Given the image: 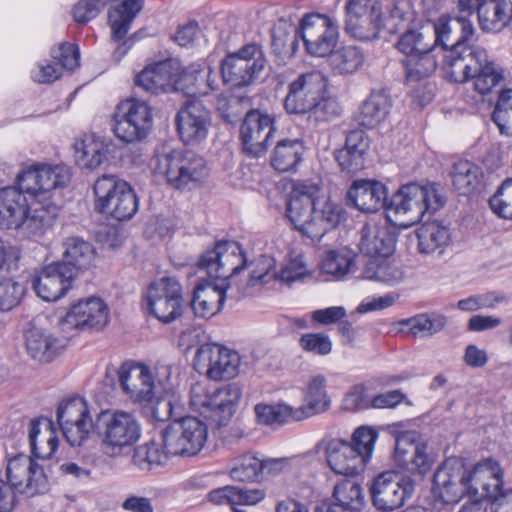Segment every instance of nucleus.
<instances>
[{"label":"nucleus","mask_w":512,"mask_h":512,"mask_svg":"<svg viewBox=\"0 0 512 512\" xmlns=\"http://www.w3.org/2000/svg\"><path fill=\"white\" fill-rule=\"evenodd\" d=\"M416 235L418 239V251L425 255L436 252L441 254L451 240L449 228L437 221L422 224L417 229Z\"/></svg>","instance_id":"40"},{"label":"nucleus","mask_w":512,"mask_h":512,"mask_svg":"<svg viewBox=\"0 0 512 512\" xmlns=\"http://www.w3.org/2000/svg\"><path fill=\"white\" fill-rule=\"evenodd\" d=\"M492 211L503 219L512 220V179L505 180L490 198Z\"/></svg>","instance_id":"61"},{"label":"nucleus","mask_w":512,"mask_h":512,"mask_svg":"<svg viewBox=\"0 0 512 512\" xmlns=\"http://www.w3.org/2000/svg\"><path fill=\"white\" fill-rule=\"evenodd\" d=\"M355 265V254L348 248H340L326 252L321 261V271L335 279H342L352 271Z\"/></svg>","instance_id":"50"},{"label":"nucleus","mask_w":512,"mask_h":512,"mask_svg":"<svg viewBox=\"0 0 512 512\" xmlns=\"http://www.w3.org/2000/svg\"><path fill=\"white\" fill-rule=\"evenodd\" d=\"M216 89L217 74L205 61L187 67L179 64L175 75V91H181L187 96H206Z\"/></svg>","instance_id":"26"},{"label":"nucleus","mask_w":512,"mask_h":512,"mask_svg":"<svg viewBox=\"0 0 512 512\" xmlns=\"http://www.w3.org/2000/svg\"><path fill=\"white\" fill-rule=\"evenodd\" d=\"M175 122L181 141L186 145H197L208 136L211 114L202 103L190 102L177 112Z\"/></svg>","instance_id":"25"},{"label":"nucleus","mask_w":512,"mask_h":512,"mask_svg":"<svg viewBox=\"0 0 512 512\" xmlns=\"http://www.w3.org/2000/svg\"><path fill=\"white\" fill-rule=\"evenodd\" d=\"M435 49L431 48L430 50H424V52L412 53L411 56L402 60L408 82H418L433 74L438 66L434 54Z\"/></svg>","instance_id":"49"},{"label":"nucleus","mask_w":512,"mask_h":512,"mask_svg":"<svg viewBox=\"0 0 512 512\" xmlns=\"http://www.w3.org/2000/svg\"><path fill=\"white\" fill-rule=\"evenodd\" d=\"M147 309L159 321L170 323L182 314V287L173 277H162L152 282L145 296Z\"/></svg>","instance_id":"17"},{"label":"nucleus","mask_w":512,"mask_h":512,"mask_svg":"<svg viewBox=\"0 0 512 512\" xmlns=\"http://www.w3.org/2000/svg\"><path fill=\"white\" fill-rule=\"evenodd\" d=\"M450 176L453 187L460 194L467 195L480 187L484 173L480 166L468 160H459L453 164Z\"/></svg>","instance_id":"46"},{"label":"nucleus","mask_w":512,"mask_h":512,"mask_svg":"<svg viewBox=\"0 0 512 512\" xmlns=\"http://www.w3.org/2000/svg\"><path fill=\"white\" fill-rule=\"evenodd\" d=\"M245 264L241 247L231 241H219L212 250H207L201 256L199 268L217 280L199 283L195 287L191 307L196 316L207 319L222 309L226 291L230 288L227 279L238 274Z\"/></svg>","instance_id":"3"},{"label":"nucleus","mask_w":512,"mask_h":512,"mask_svg":"<svg viewBox=\"0 0 512 512\" xmlns=\"http://www.w3.org/2000/svg\"><path fill=\"white\" fill-rule=\"evenodd\" d=\"M368 149V141L363 131H351L345 146L335 153V159L343 171L356 173L364 167V154Z\"/></svg>","instance_id":"38"},{"label":"nucleus","mask_w":512,"mask_h":512,"mask_svg":"<svg viewBox=\"0 0 512 512\" xmlns=\"http://www.w3.org/2000/svg\"><path fill=\"white\" fill-rule=\"evenodd\" d=\"M333 497L345 509L359 510L365 502L361 485L354 480H343L334 487Z\"/></svg>","instance_id":"55"},{"label":"nucleus","mask_w":512,"mask_h":512,"mask_svg":"<svg viewBox=\"0 0 512 512\" xmlns=\"http://www.w3.org/2000/svg\"><path fill=\"white\" fill-rule=\"evenodd\" d=\"M404 277L400 265L383 260L381 262L370 261L362 273V278L375 280L389 285L399 283Z\"/></svg>","instance_id":"53"},{"label":"nucleus","mask_w":512,"mask_h":512,"mask_svg":"<svg viewBox=\"0 0 512 512\" xmlns=\"http://www.w3.org/2000/svg\"><path fill=\"white\" fill-rule=\"evenodd\" d=\"M369 491L377 510L391 512L401 508L412 495L413 482L395 471H385L373 478Z\"/></svg>","instance_id":"16"},{"label":"nucleus","mask_w":512,"mask_h":512,"mask_svg":"<svg viewBox=\"0 0 512 512\" xmlns=\"http://www.w3.org/2000/svg\"><path fill=\"white\" fill-rule=\"evenodd\" d=\"M467 478V471L461 467L442 465L433 477L434 496L445 504L457 503L464 494H468Z\"/></svg>","instance_id":"29"},{"label":"nucleus","mask_w":512,"mask_h":512,"mask_svg":"<svg viewBox=\"0 0 512 512\" xmlns=\"http://www.w3.org/2000/svg\"><path fill=\"white\" fill-rule=\"evenodd\" d=\"M445 204L444 189L440 184L420 185L409 183L403 185L388 202L387 213L407 217V223H416L429 212L441 209Z\"/></svg>","instance_id":"8"},{"label":"nucleus","mask_w":512,"mask_h":512,"mask_svg":"<svg viewBox=\"0 0 512 512\" xmlns=\"http://www.w3.org/2000/svg\"><path fill=\"white\" fill-rule=\"evenodd\" d=\"M266 65L262 47L247 44L238 51L229 53L221 62L223 83L231 88L246 87L252 84Z\"/></svg>","instance_id":"11"},{"label":"nucleus","mask_w":512,"mask_h":512,"mask_svg":"<svg viewBox=\"0 0 512 512\" xmlns=\"http://www.w3.org/2000/svg\"><path fill=\"white\" fill-rule=\"evenodd\" d=\"M395 236L386 224L367 222L360 231L359 249L368 257H388L394 251Z\"/></svg>","instance_id":"32"},{"label":"nucleus","mask_w":512,"mask_h":512,"mask_svg":"<svg viewBox=\"0 0 512 512\" xmlns=\"http://www.w3.org/2000/svg\"><path fill=\"white\" fill-rule=\"evenodd\" d=\"M275 131L274 118L258 110H251L240 127L243 151L252 157H260L268 148Z\"/></svg>","instance_id":"22"},{"label":"nucleus","mask_w":512,"mask_h":512,"mask_svg":"<svg viewBox=\"0 0 512 512\" xmlns=\"http://www.w3.org/2000/svg\"><path fill=\"white\" fill-rule=\"evenodd\" d=\"M25 347L28 355L39 363L53 361L66 347L63 339L54 337L40 328H30L25 333Z\"/></svg>","instance_id":"34"},{"label":"nucleus","mask_w":512,"mask_h":512,"mask_svg":"<svg viewBox=\"0 0 512 512\" xmlns=\"http://www.w3.org/2000/svg\"><path fill=\"white\" fill-rule=\"evenodd\" d=\"M23 283L13 278H5L0 281V311H10L16 307L25 294Z\"/></svg>","instance_id":"59"},{"label":"nucleus","mask_w":512,"mask_h":512,"mask_svg":"<svg viewBox=\"0 0 512 512\" xmlns=\"http://www.w3.org/2000/svg\"><path fill=\"white\" fill-rule=\"evenodd\" d=\"M95 209L118 221H126L138 210V198L131 186L114 175H103L93 187Z\"/></svg>","instance_id":"9"},{"label":"nucleus","mask_w":512,"mask_h":512,"mask_svg":"<svg viewBox=\"0 0 512 512\" xmlns=\"http://www.w3.org/2000/svg\"><path fill=\"white\" fill-rule=\"evenodd\" d=\"M327 378L323 374H312L308 377L303 392V404L294 407L300 421L327 411L331 400L326 390Z\"/></svg>","instance_id":"31"},{"label":"nucleus","mask_w":512,"mask_h":512,"mask_svg":"<svg viewBox=\"0 0 512 512\" xmlns=\"http://www.w3.org/2000/svg\"><path fill=\"white\" fill-rule=\"evenodd\" d=\"M142 6V0H123L109 10L108 21L113 41L119 42L126 37L132 21L140 12Z\"/></svg>","instance_id":"41"},{"label":"nucleus","mask_w":512,"mask_h":512,"mask_svg":"<svg viewBox=\"0 0 512 512\" xmlns=\"http://www.w3.org/2000/svg\"><path fill=\"white\" fill-rule=\"evenodd\" d=\"M299 346L305 352L326 356L332 351L330 337L323 333H305L299 339Z\"/></svg>","instance_id":"64"},{"label":"nucleus","mask_w":512,"mask_h":512,"mask_svg":"<svg viewBox=\"0 0 512 512\" xmlns=\"http://www.w3.org/2000/svg\"><path fill=\"white\" fill-rule=\"evenodd\" d=\"M329 56V65L333 74L340 76L354 74L365 61L363 50L353 45L340 47Z\"/></svg>","instance_id":"47"},{"label":"nucleus","mask_w":512,"mask_h":512,"mask_svg":"<svg viewBox=\"0 0 512 512\" xmlns=\"http://www.w3.org/2000/svg\"><path fill=\"white\" fill-rule=\"evenodd\" d=\"M410 20V8L404 1H395L383 10V29L397 32L404 22Z\"/></svg>","instance_id":"62"},{"label":"nucleus","mask_w":512,"mask_h":512,"mask_svg":"<svg viewBox=\"0 0 512 512\" xmlns=\"http://www.w3.org/2000/svg\"><path fill=\"white\" fill-rule=\"evenodd\" d=\"M52 58L58 63L40 65L32 71V79L38 83H50L61 76L62 68L73 70L79 66L78 48L71 43H62L51 51Z\"/></svg>","instance_id":"36"},{"label":"nucleus","mask_w":512,"mask_h":512,"mask_svg":"<svg viewBox=\"0 0 512 512\" xmlns=\"http://www.w3.org/2000/svg\"><path fill=\"white\" fill-rule=\"evenodd\" d=\"M446 74L458 83L473 80L474 89L481 95L492 93L504 82L503 69L490 60L487 51L480 46L452 53Z\"/></svg>","instance_id":"6"},{"label":"nucleus","mask_w":512,"mask_h":512,"mask_svg":"<svg viewBox=\"0 0 512 512\" xmlns=\"http://www.w3.org/2000/svg\"><path fill=\"white\" fill-rule=\"evenodd\" d=\"M178 70L179 62L174 59L155 62L137 74L135 84L153 95L173 92Z\"/></svg>","instance_id":"27"},{"label":"nucleus","mask_w":512,"mask_h":512,"mask_svg":"<svg viewBox=\"0 0 512 512\" xmlns=\"http://www.w3.org/2000/svg\"><path fill=\"white\" fill-rule=\"evenodd\" d=\"M300 38L309 55L313 57L329 56L338 43V25L326 14H306L300 21Z\"/></svg>","instance_id":"13"},{"label":"nucleus","mask_w":512,"mask_h":512,"mask_svg":"<svg viewBox=\"0 0 512 512\" xmlns=\"http://www.w3.org/2000/svg\"><path fill=\"white\" fill-rule=\"evenodd\" d=\"M300 27L296 28L286 21H278L271 31V47L276 56L282 59L293 57L298 50Z\"/></svg>","instance_id":"45"},{"label":"nucleus","mask_w":512,"mask_h":512,"mask_svg":"<svg viewBox=\"0 0 512 512\" xmlns=\"http://www.w3.org/2000/svg\"><path fill=\"white\" fill-rule=\"evenodd\" d=\"M170 455L162 442L154 440L137 446L132 455V462L142 470H149L153 466L160 465Z\"/></svg>","instance_id":"51"},{"label":"nucleus","mask_w":512,"mask_h":512,"mask_svg":"<svg viewBox=\"0 0 512 512\" xmlns=\"http://www.w3.org/2000/svg\"><path fill=\"white\" fill-rule=\"evenodd\" d=\"M434 33V42L431 44L441 46L445 51L443 58V68L445 72L450 69V56L454 52L470 51L476 45H469L468 41L474 34V27L470 20L465 17L451 18L441 16L436 22L432 23Z\"/></svg>","instance_id":"15"},{"label":"nucleus","mask_w":512,"mask_h":512,"mask_svg":"<svg viewBox=\"0 0 512 512\" xmlns=\"http://www.w3.org/2000/svg\"><path fill=\"white\" fill-rule=\"evenodd\" d=\"M6 474L13 489L26 497L45 494L49 490L43 468L28 455L19 454L9 459Z\"/></svg>","instance_id":"18"},{"label":"nucleus","mask_w":512,"mask_h":512,"mask_svg":"<svg viewBox=\"0 0 512 512\" xmlns=\"http://www.w3.org/2000/svg\"><path fill=\"white\" fill-rule=\"evenodd\" d=\"M72 277L55 262L44 267L32 281L36 294L45 301H56L70 288Z\"/></svg>","instance_id":"35"},{"label":"nucleus","mask_w":512,"mask_h":512,"mask_svg":"<svg viewBox=\"0 0 512 512\" xmlns=\"http://www.w3.org/2000/svg\"><path fill=\"white\" fill-rule=\"evenodd\" d=\"M254 410L258 421L262 424H283L300 421L294 407L288 404H258Z\"/></svg>","instance_id":"54"},{"label":"nucleus","mask_w":512,"mask_h":512,"mask_svg":"<svg viewBox=\"0 0 512 512\" xmlns=\"http://www.w3.org/2000/svg\"><path fill=\"white\" fill-rule=\"evenodd\" d=\"M63 248L62 260L56 263L68 277L74 279L79 271L93 266L96 252L89 242L78 237H69L64 241Z\"/></svg>","instance_id":"33"},{"label":"nucleus","mask_w":512,"mask_h":512,"mask_svg":"<svg viewBox=\"0 0 512 512\" xmlns=\"http://www.w3.org/2000/svg\"><path fill=\"white\" fill-rule=\"evenodd\" d=\"M241 398V389L235 383L213 388V420L218 425H224L233 415L234 406Z\"/></svg>","instance_id":"48"},{"label":"nucleus","mask_w":512,"mask_h":512,"mask_svg":"<svg viewBox=\"0 0 512 512\" xmlns=\"http://www.w3.org/2000/svg\"><path fill=\"white\" fill-rule=\"evenodd\" d=\"M108 148L95 134L85 135L75 144V161L81 169L94 170L107 160Z\"/></svg>","instance_id":"39"},{"label":"nucleus","mask_w":512,"mask_h":512,"mask_svg":"<svg viewBox=\"0 0 512 512\" xmlns=\"http://www.w3.org/2000/svg\"><path fill=\"white\" fill-rule=\"evenodd\" d=\"M252 265L254 268L250 272V279L247 283V287L240 295L235 296L236 298L250 295V287L267 284L278 277V274L273 270L274 260L269 256H260L252 263Z\"/></svg>","instance_id":"57"},{"label":"nucleus","mask_w":512,"mask_h":512,"mask_svg":"<svg viewBox=\"0 0 512 512\" xmlns=\"http://www.w3.org/2000/svg\"><path fill=\"white\" fill-rule=\"evenodd\" d=\"M492 121L502 135L512 136V90L503 91L499 95Z\"/></svg>","instance_id":"58"},{"label":"nucleus","mask_w":512,"mask_h":512,"mask_svg":"<svg viewBox=\"0 0 512 512\" xmlns=\"http://www.w3.org/2000/svg\"><path fill=\"white\" fill-rule=\"evenodd\" d=\"M107 323L108 309L101 299L95 297L79 301L63 318L65 326L81 330H99Z\"/></svg>","instance_id":"28"},{"label":"nucleus","mask_w":512,"mask_h":512,"mask_svg":"<svg viewBox=\"0 0 512 512\" xmlns=\"http://www.w3.org/2000/svg\"><path fill=\"white\" fill-rule=\"evenodd\" d=\"M122 391L134 403H151L155 398V380L149 367L141 363L126 362L118 369Z\"/></svg>","instance_id":"23"},{"label":"nucleus","mask_w":512,"mask_h":512,"mask_svg":"<svg viewBox=\"0 0 512 512\" xmlns=\"http://www.w3.org/2000/svg\"><path fill=\"white\" fill-rule=\"evenodd\" d=\"M347 200L359 211L375 213L384 208L387 211V188L379 181L355 180L347 192Z\"/></svg>","instance_id":"30"},{"label":"nucleus","mask_w":512,"mask_h":512,"mask_svg":"<svg viewBox=\"0 0 512 512\" xmlns=\"http://www.w3.org/2000/svg\"><path fill=\"white\" fill-rule=\"evenodd\" d=\"M468 475V495L473 497L494 499L508 487H505L504 470L492 459L477 463Z\"/></svg>","instance_id":"24"},{"label":"nucleus","mask_w":512,"mask_h":512,"mask_svg":"<svg viewBox=\"0 0 512 512\" xmlns=\"http://www.w3.org/2000/svg\"><path fill=\"white\" fill-rule=\"evenodd\" d=\"M230 476L235 481L255 482L261 480V458L245 453L233 460Z\"/></svg>","instance_id":"52"},{"label":"nucleus","mask_w":512,"mask_h":512,"mask_svg":"<svg viewBox=\"0 0 512 512\" xmlns=\"http://www.w3.org/2000/svg\"><path fill=\"white\" fill-rule=\"evenodd\" d=\"M29 442L32 454L39 459H49L58 448V437L53 422L40 417L30 421Z\"/></svg>","instance_id":"37"},{"label":"nucleus","mask_w":512,"mask_h":512,"mask_svg":"<svg viewBox=\"0 0 512 512\" xmlns=\"http://www.w3.org/2000/svg\"><path fill=\"white\" fill-rule=\"evenodd\" d=\"M70 169L65 165H41L18 176L20 190H0V227L20 230L27 237L42 236L53 225L60 210L57 189L68 185Z\"/></svg>","instance_id":"1"},{"label":"nucleus","mask_w":512,"mask_h":512,"mask_svg":"<svg viewBox=\"0 0 512 512\" xmlns=\"http://www.w3.org/2000/svg\"><path fill=\"white\" fill-rule=\"evenodd\" d=\"M378 434L369 427H359L352 434L351 442L337 438L323 439L328 466L340 475L352 476L362 472L370 460Z\"/></svg>","instance_id":"5"},{"label":"nucleus","mask_w":512,"mask_h":512,"mask_svg":"<svg viewBox=\"0 0 512 512\" xmlns=\"http://www.w3.org/2000/svg\"><path fill=\"white\" fill-rule=\"evenodd\" d=\"M207 425L193 416H186L169 424L161 434L162 444L173 456H194L207 440Z\"/></svg>","instance_id":"12"},{"label":"nucleus","mask_w":512,"mask_h":512,"mask_svg":"<svg viewBox=\"0 0 512 512\" xmlns=\"http://www.w3.org/2000/svg\"><path fill=\"white\" fill-rule=\"evenodd\" d=\"M345 31L360 41L375 39L383 29V9L378 0H347Z\"/></svg>","instance_id":"14"},{"label":"nucleus","mask_w":512,"mask_h":512,"mask_svg":"<svg viewBox=\"0 0 512 512\" xmlns=\"http://www.w3.org/2000/svg\"><path fill=\"white\" fill-rule=\"evenodd\" d=\"M447 324V318L441 314H419L405 321V325L414 336L424 337L434 335Z\"/></svg>","instance_id":"56"},{"label":"nucleus","mask_w":512,"mask_h":512,"mask_svg":"<svg viewBox=\"0 0 512 512\" xmlns=\"http://www.w3.org/2000/svg\"><path fill=\"white\" fill-rule=\"evenodd\" d=\"M394 461L396 465L412 474H426L433 464L427 452V444L420 440L416 432H403L395 442Z\"/></svg>","instance_id":"21"},{"label":"nucleus","mask_w":512,"mask_h":512,"mask_svg":"<svg viewBox=\"0 0 512 512\" xmlns=\"http://www.w3.org/2000/svg\"><path fill=\"white\" fill-rule=\"evenodd\" d=\"M150 166L155 175L164 177L167 185L177 190L196 189L209 175L205 159L191 151L157 153Z\"/></svg>","instance_id":"7"},{"label":"nucleus","mask_w":512,"mask_h":512,"mask_svg":"<svg viewBox=\"0 0 512 512\" xmlns=\"http://www.w3.org/2000/svg\"><path fill=\"white\" fill-rule=\"evenodd\" d=\"M286 217L303 237L319 241L344 218V209L319 184L296 182L289 194Z\"/></svg>","instance_id":"4"},{"label":"nucleus","mask_w":512,"mask_h":512,"mask_svg":"<svg viewBox=\"0 0 512 512\" xmlns=\"http://www.w3.org/2000/svg\"><path fill=\"white\" fill-rule=\"evenodd\" d=\"M191 406L213 420V389L211 390L206 383L197 382L190 389Z\"/></svg>","instance_id":"60"},{"label":"nucleus","mask_w":512,"mask_h":512,"mask_svg":"<svg viewBox=\"0 0 512 512\" xmlns=\"http://www.w3.org/2000/svg\"><path fill=\"white\" fill-rule=\"evenodd\" d=\"M152 125V108L147 101L131 97L116 106L113 132L119 140L140 142L149 135Z\"/></svg>","instance_id":"10"},{"label":"nucleus","mask_w":512,"mask_h":512,"mask_svg":"<svg viewBox=\"0 0 512 512\" xmlns=\"http://www.w3.org/2000/svg\"><path fill=\"white\" fill-rule=\"evenodd\" d=\"M326 79L319 71L298 75L288 85L284 108L289 114H306L326 93Z\"/></svg>","instance_id":"19"},{"label":"nucleus","mask_w":512,"mask_h":512,"mask_svg":"<svg viewBox=\"0 0 512 512\" xmlns=\"http://www.w3.org/2000/svg\"><path fill=\"white\" fill-rule=\"evenodd\" d=\"M305 147L298 139H283L274 147L271 156V166L279 172L294 170L302 161Z\"/></svg>","instance_id":"44"},{"label":"nucleus","mask_w":512,"mask_h":512,"mask_svg":"<svg viewBox=\"0 0 512 512\" xmlns=\"http://www.w3.org/2000/svg\"><path fill=\"white\" fill-rule=\"evenodd\" d=\"M397 49L405 56H411L412 53L424 52L434 48L425 41V36L417 30H408L403 33L396 44Z\"/></svg>","instance_id":"63"},{"label":"nucleus","mask_w":512,"mask_h":512,"mask_svg":"<svg viewBox=\"0 0 512 512\" xmlns=\"http://www.w3.org/2000/svg\"><path fill=\"white\" fill-rule=\"evenodd\" d=\"M390 108V97L384 91H374L363 102L357 120L365 128H375L386 119Z\"/></svg>","instance_id":"43"},{"label":"nucleus","mask_w":512,"mask_h":512,"mask_svg":"<svg viewBox=\"0 0 512 512\" xmlns=\"http://www.w3.org/2000/svg\"><path fill=\"white\" fill-rule=\"evenodd\" d=\"M478 19L483 30L488 32H500L512 20L511 0H491L480 7Z\"/></svg>","instance_id":"42"},{"label":"nucleus","mask_w":512,"mask_h":512,"mask_svg":"<svg viewBox=\"0 0 512 512\" xmlns=\"http://www.w3.org/2000/svg\"><path fill=\"white\" fill-rule=\"evenodd\" d=\"M240 357L236 351L215 343L201 345L194 358L195 369L213 380H228L238 374Z\"/></svg>","instance_id":"20"},{"label":"nucleus","mask_w":512,"mask_h":512,"mask_svg":"<svg viewBox=\"0 0 512 512\" xmlns=\"http://www.w3.org/2000/svg\"><path fill=\"white\" fill-rule=\"evenodd\" d=\"M57 421L71 446H80L94 433L101 451L117 458L141 437V424L132 412L122 409H102L90 415L87 402L81 397L62 401L57 409Z\"/></svg>","instance_id":"2"}]
</instances>
